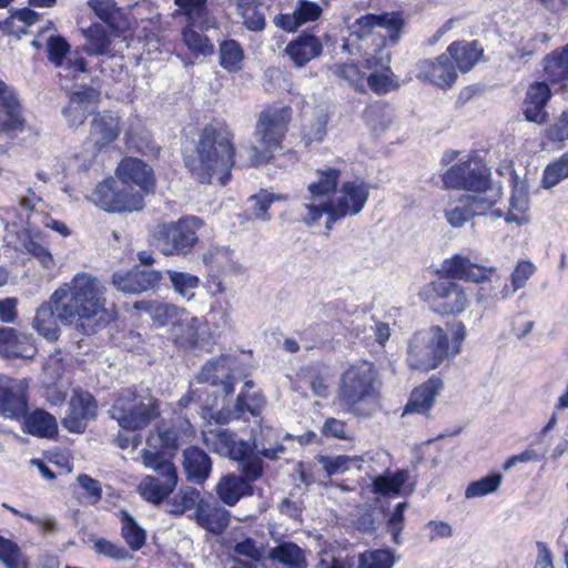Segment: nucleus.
Segmentation results:
<instances>
[{
	"instance_id": "nucleus-2",
	"label": "nucleus",
	"mask_w": 568,
	"mask_h": 568,
	"mask_svg": "<svg viewBox=\"0 0 568 568\" xmlns=\"http://www.w3.org/2000/svg\"><path fill=\"white\" fill-rule=\"evenodd\" d=\"M232 140L227 129L213 124L203 129L195 150L184 156L185 166L200 183H211L214 176L220 184L227 183L235 155Z\"/></svg>"
},
{
	"instance_id": "nucleus-56",
	"label": "nucleus",
	"mask_w": 568,
	"mask_h": 568,
	"mask_svg": "<svg viewBox=\"0 0 568 568\" xmlns=\"http://www.w3.org/2000/svg\"><path fill=\"white\" fill-rule=\"evenodd\" d=\"M333 73L353 85L357 91H364L365 74L354 63H336Z\"/></svg>"
},
{
	"instance_id": "nucleus-34",
	"label": "nucleus",
	"mask_w": 568,
	"mask_h": 568,
	"mask_svg": "<svg viewBox=\"0 0 568 568\" xmlns=\"http://www.w3.org/2000/svg\"><path fill=\"white\" fill-rule=\"evenodd\" d=\"M201 325L200 318L183 310L176 323L170 328V337L181 347H194L199 344Z\"/></svg>"
},
{
	"instance_id": "nucleus-44",
	"label": "nucleus",
	"mask_w": 568,
	"mask_h": 568,
	"mask_svg": "<svg viewBox=\"0 0 568 568\" xmlns=\"http://www.w3.org/2000/svg\"><path fill=\"white\" fill-rule=\"evenodd\" d=\"M408 476V471L404 469L377 476L373 480V491L379 495H397L407 481Z\"/></svg>"
},
{
	"instance_id": "nucleus-36",
	"label": "nucleus",
	"mask_w": 568,
	"mask_h": 568,
	"mask_svg": "<svg viewBox=\"0 0 568 568\" xmlns=\"http://www.w3.org/2000/svg\"><path fill=\"white\" fill-rule=\"evenodd\" d=\"M134 308L148 314L155 326H166L176 323L179 316L183 312L173 304H166L155 301H140L134 303Z\"/></svg>"
},
{
	"instance_id": "nucleus-3",
	"label": "nucleus",
	"mask_w": 568,
	"mask_h": 568,
	"mask_svg": "<svg viewBox=\"0 0 568 568\" xmlns=\"http://www.w3.org/2000/svg\"><path fill=\"white\" fill-rule=\"evenodd\" d=\"M381 386L378 371L372 362L351 364L341 374L338 399L353 413L371 415L379 408Z\"/></svg>"
},
{
	"instance_id": "nucleus-20",
	"label": "nucleus",
	"mask_w": 568,
	"mask_h": 568,
	"mask_svg": "<svg viewBox=\"0 0 568 568\" xmlns=\"http://www.w3.org/2000/svg\"><path fill=\"white\" fill-rule=\"evenodd\" d=\"M97 416V403L88 392H75L69 400V409L62 425L72 433H83L88 420Z\"/></svg>"
},
{
	"instance_id": "nucleus-47",
	"label": "nucleus",
	"mask_w": 568,
	"mask_h": 568,
	"mask_svg": "<svg viewBox=\"0 0 568 568\" xmlns=\"http://www.w3.org/2000/svg\"><path fill=\"white\" fill-rule=\"evenodd\" d=\"M0 561L6 568H29L28 559L20 547L2 536H0Z\"/></svg>"
},
{
	"instance_id": "nucleus-26",
	"label": "nucleus",
	"mask_w": 568,
	"mask_h": 568,
	"mask_svg": "<svg viewBox=\"0 0 568 568\" xmlns=\"http://www.w3.org/2000/svg\"><path fill=\"white\" fill-rule=\"evenodd\" d=\"M230 357L220 356L207 361L196 375L197 383H207L211 386L221 387L224 397L234 390L235 378L230 374Z\"/></svg>"
},
{
	"instance_id": "nucleus-10",
	"label": "nucleus",
	"mask_w": 568,
	"mask_h": 568,
	"mask_svg": "<svg viewBox=\"0 0 568 568\" xmlns=\"http://www.w3.org/2000/svg\"><path fill=\"white\" fill-rule=\"evenodd\" d=\"M202 225V220L196 216L160 224L153 234L154 245L165 256L185 255L197 243V231Z\"/></svg>"
},
{
	"instance_id": "nucleus-53",
	"label": "nucleus",
	"mask_w": 568,
	"mask_h": 568,
	"mask_svg": "<svg viewBox=\"0 0 568 568\" xmlns=\"http://www.w3.org/2000/svg\"><path fill=\"white\" fill-rule=\"evenodd\" d=\"M366 120L373 132H385L392 123V111L387 105L374 104L366 110Z\"/></svg>"
},
{
	"instance_id": "nucleus-60",
	"label": "nucleus",
	"mask_w": 568,
	"mask_h": 568,
	"mask_svg": "<svg viewBox=\"0 0 568 568\" xmlns=\"http://www.w3.org/2000/svg\"><path fill=\"white\" fill-rule=\"evenodd\" d=\"M183 41L191 51L207 55L213 52V44L209 39L194 31L190 26L185 27L182 32Z\"/></svg>"
},
{
	"instance_id": "nucleus-35",
	"label": "nucleus",
	"mask_w": 568,
	"mask_h": 568,
	"mask_svg": "<svg viewBox=\"0 0 568 568\" xmlns=\"http://www.w3.org/2000/svg\"><path fill=\"white\" fill-rule=\"evenodd\" d=\"M183 467L190 481L202 484L209 477L212 462L209 455L199 447H189L183 453Z\"/></svg>"
},
{
	"instance_id": "nucleus-24",
	"label": "nucleus",
	"mask_w": 568,
	"mask_h": 568,
	"mask_svg": "<svg viewBox=\"0 0 568 568\" xmlns=\"http://www.w3.org/2000/svg\"><path fill=\"white\" fill-rule=\"evenodd\" d=\"M435 307L443 314L463 312L468 305V298L463 288L449 281H438L432 284Z\"/></svg>"
},
{
	"instance_id": "nucleus-61",
	"label": "nucleus",
	"mask_w": 568,
	"mask_h": 568,
	"mask_svg": "<svg viewBox=\"0 0 568 568\" xmlns=\"http://www.w3.org/2000/svg\"><path fill=\"white\" fill-rule=\"evenodd\" d=\"M70 51V44L62 36H50L47 40L48 59L55 67H62L65 54Z\"/></svg>"
},
{
	"instance_id": "nucleus-4",
	"label": "nucleus",
	"mask_w": 568,
	"mask_h": 568,
	"mask_svg": "<svg viewBox=\"0 0 568 568\" xmlns=\"http://www.w3.org/2000/svg\"><path fill=\"white\" fill-rule=\"evenodd\" d=\"M403 26L404 20L397 12L363 16L349 27V37L345 40L343 50L348 53L356 50L364 54L366 51L377 54L381 48L386 49V38L397 43Z\"/></svg>"
},
{
	"instance_id": "nucleus-23",
	"label": "nucleus",
	"mask_w": 568,
	"mask_h": 568,
	"mask_svg": "<svg viewBox=\"0 0 568 568\" xmlns=\"http://www.w3.org/2000/svg\"><path fill=\"white\" fill-rule=\"evenodd\" d=\"M193 519L212 535H222L230 525L231 513L216 500H202L195 509Z\"/></svg>"
},
{
	"instance_id": "nucleus-7",
	"label": "nucleus",
	"mask_w": 568,
	"mask_h": 568,
	"mask_svg": "<svg viewBox=\"0 0 568 568\" xmlns=\"http://www.w3.org/2000/svg\"><path fill=\"white\" fill-rule=\"evenodd\" d=\"M109 413L124 430L138 432L156 419L161 409L160 402L152 395L138 394L130 388H124L116 395Z\"/></svg>"
},
{
	"instance_id": "nucleus-6",
	"label": "nucleus",
	"mask_w": 568,
	"mask_h": 568,
	"mask_svg": "<svg viewBox=\"0 0 568 568\" xmlns=\"http://www.w3.org/2000/svg\"><path fill=\"white\" fill-rule=\"evenodd\" d=\"M292 119L290 106H268L260 112L253 132L254 143L247 148L251 165L268 162L282 141Z\"/></svg>"
},
{
	"instance_id": "nucleus-55",
	"label": "nucleus",
	"mask_w": 568,
	"mask_h": 568,
	"mask_svg": "<svg viewBox=\"0 0 568 568\" xmlns=\"http://www.w3.org/2000/svg\"><path fill=\"white\" fill-rule=\"evenodd\" d=\"M327 123V115L321 111L308 124L304 126L303 140L306 146L314 142L320 143L324 140L326 135Z\"/></svg>"
},
{
	"instance_id": "nucleus-46",
	"label": "nucleus",
	"mask_w": 568,
	"mask_h": 568,
	"mask_svg": "<svg viewBox=\"0 0 568 568\" xmlns=\"http://www.w3.org/2000/svg\"><path fill=\"white\" fill-rule=\"evenodd\" d=\"M244 52L235 40H225L220 45V64L230 72H236L242 68Z\"/></svg>"
},
{
	"instance_id": "nucleus-16",
	"label": "nucleus",
	"mask_w": 568,
	"mask_h": 568,
	"mask_svg": "<svg viewBox=\"0 0 568 568\" xmlns=\"http://www.w3.org/2000/svg\"><path fill=\"white\" fill-rule=\"evenodd\" d=\"M389 62L390 53L386 49L381 48L377 54L365 52V65L372 71L365 82L376 94H386L399 87L395 81Z\"/></svg>"
},
{
	"instance_id": "nucleus-41",
	"label": "nucleus",
	"mask_w": 568,
	"mask_h": 568,
	"mask_svg": "<svg viewBox=\"0 0 568 568\" xmlns=\"http://www.w3.org/2000/svg\"><path fill=\"white\" fill-rule=\"evenodd\" d=\"M244 26L251 31H262L265 28V16L262 7L255 0H232Z\"/></svg>"
},
{
	"instance_id": "nucleus-43",
	"label": "nucleus",
	"mask_w": 568,
	"mask_h": 568,
	"mask_svg": "<svg viewBox=\"0 0 568 568\" xmlns=\"http://www.w3.org/2000/svg\"><path fill=\"white\" fill-rule=\"evenodd\" d=\"M120 520L122 524V537L131 550L141 549L145 542V531L140 527L134 518L126 510L120 511Z\"/></svg>"
},
{
	"instance_id": "nucleus-59",
	"label": "nucleus",
	"mask_w": 568,
	"mask_h": 568,
	"mask_svg": "<svg viewBox=\"0 0 568 568\" xmlns=\"http://www.w3.org/2000/svg\"><path fill=\"white\" fill-rule=\"evenodd\" d=\"M191 24H202L206 14L207 0H174Z\"/></svg>"
},
{
	"instance_id": "nucleus-17",
	"label": "nucleus",
	"mask_w": 568,
	"mask_h": 568,
	"mask_svg": "<svg viewBox=\"0 0 568 568\" xmlns=\"http://www.w3.org/2000/svg\"><path fill=\"white\" fill-rule=\"evenodd\" d=\"M498 199V192L489 195H466L445 210V217L453 227H460L476 215H485Z\"/></svg>"
},
{
	"instance_id": "nucleus-31",
	"label": "nucleus",
	"mask_w": 568,
	"mask_h": 568,
	"mask_svg": "<svg viewBox=\"0 0 568 568\" xmlns=\"http://www.w3.org/2000/svg\"><path fill=\"white\" fill-rule=\"evenodd\" d=\"M203 442L212 452L230 458L241 457V447H244L245 443L236 440L232 432L220 427L204 430Z\"/></svg>"
},
{
	"instance_id": "nucleus-19",
	"label": "nucleus",
	"mask_w": 568,
	"mask_h": 568,
	"mask_svg": "<svg viewBox=\"0 0 568 568\" xmlns=\"http://www.w3.org/2000/svg\"><path fill=\"white\" fill-rule=\"evenodd\" d=\"M116 175L130 192L148 193L153 185L152 169L135 158L123 159L116 168Z\"/></svg>"
},
{
	"instance_id": "nucleus-29",
	"label": "nucleus",
	"mask_w": 568,
	"mask_h": 568,
	"mask_svg": "<svg viewBox=\"0 0 568 568\" xmlns=\"http://www.w3.org/2000/svg\"><path fill=\"white\" fill-rule=\"evenodd\" d=\"M81 34L85 42L81 51L91 57L112 54V36L118 29H110L101 23L94 22L88 28H82Z\"/></svg>"
},
{
	"instance_id": "nucleus-15",
	"label": "nucleus",
	"mask_w": 568,
	"mask_h": 568,
	"mask_svg": "<svg viewBox=\"0 0 568 568\" xmlns=\"http://www.w3.org/2000/svg\"><path fill=\"white\" fill-rule=\"evenodd\" d=\"M286 452L283 444L276 443L275 445L265 446L258 438L253 440V447L248 443H244L241 447V457H233L232 459L239 463L243 478L251 484L263 475V463L260 457L263 456L271 460H276Z\"/></svg>"
},
{
	"instance_id": "nucleus-42",
	"label": "nucleus",
	"mask_w": 568,
	"mask_h": 568,
	"mask_svg": "<svg viewBox=\"0 0 568 568\" xmlns=\"http://www.w3.org/2000/svg\"><path fill=\"white\" fill-rule=\"evenodd\" d=\"M88 7L94 16L110 29H118L122 19V10L114 0H88Z\"/></svg>"
},
{
	"instance_id": "nucleus-28",
	"label": "nucleus",
	"mask_w": 568,
	"mask_h": 568,
	"mask_svg": "<svg viewBox=\"0 0 568 568\" xmlns=\"http://www.w3.org/2000/svg\"><path fill=\"white\" fill-rule=\"evenodd\" d=\"M36 353L30 335L11 327L0 328V355L6 358H32Z\"/></svg>"
},
{
	"instance_id": "nucleus-27",
	"label": "nucleus",
	"mask_w": 568,
	"mask_h": 568,
	"mask_svg": "<svg viewBox=\"0 0 568 568\" xmlns=\"http://www.w3.org/2000/svg\"><path fill=\"white\" fill-rule=\"evenodd\" d=\"M24 119L14 91L0 81V131L11 133L23 128Z\"/></svg>"
},
{
	"instance_id": "nucleus-63",
	"label": "nucleus",
	"mask_w": 568,
	"mask_h": 568,
	"mask_svg": "<svg viewBox=\"0 0 568 568\" xmlns=\"http://www.w3.org/2000/svg\"><path fill=\"white\" fill-rule=\"evenodd\" d=\"M23 247L27 253L31 254L34 258L38 260L44 270L51 271L54 268V258L45 246L33 240H28L23 242Z\"/></svg>"
},
{
	"instance_id": "nucleus-45",
	"label": "nucleus",
	"mask_w": 568,
	"mask_h": 568,
	"mask_svg": "<svg viewBox=\"0 0 568 568\" xmlns=\"http://www.w3.org/2000/svg\"><path fill=\"white\" fill-rule=\"evenodd\" d=\"M169 280L176 294L186 301L194 297V290L200 285V278L187 272L168 271Z\"/></svg>"
},
{
	"instance_id": "nucleus-32",
	"label": "nucleus",
	"mask_w": 568,
	"mask_h": 568,
	"mask_svg": "<svg viewBox=\"0 0 568 568\" xmlns=\"http://www.w3.org/2000/svg\"><path fill=\"white\" fill-rule=\"evenodd\" d=\"M120 134V120L109 112L98 113L90 129V140L100 151L103 146L115 141Z\"/></svg>"
},
{
	"instance_id": "nucleus-9",
	"label": "nucleus",
	"mask_w": 568,
	"mask_h": 568,
	"mask_svg": "<svg viewBox=\"0 0 568 568\" xmlns=\"http://www.w3.org/2000/svg\"><path fill=\"white\" fill-rule=\"evenodd\" d=\"M142 463L146 468L156 471V476H146L139 484L138 490L149 503L161 504L176 487L178 473L175 466L164 459L160 453L143 449Z\"/></svg>"
},
{
	"instance_id": "nucleus-14",
	"label": "nucleus",
	"mask_w": 568,
	"mask_h": 568,
	"mask_svg": "<svg viewBox=\"0 0 568 568\" xmlns=\"http://www.w3.org/2000/svg\"><path fill=\"white\" fill-rule=\"evenodd\" d=\"M89 200L106 212H133L143 209V197L140 192H130L129 186H116L113 180L99 183Z\"/></svg>"
},
{
	"instance_id": "nucleus-12",
	"label": "nucleus",
	"mask_w": 568,
	"mask_h": 568,
	"mask_svg": "<svg viewBox=\"0 0 568 568\" xmlns=\"http://www.w3.org/2000/svg\"><path fill=\"white\" fill-rule=\"evenodd\" d=\"M368 196L369 191L366 183L361 181L343 183L325 205L324 215L327 216L325 227L331 230L332 224L337 220L357 215L363 210Z\"/></svg>"
},
{
	"instance_id": "nucleus-48",
	"label": "nucleus",
	"mask_w": 568,
	"mask_h": 568,
	"mask_svg": "<svg viewBox=\"0 0 568 568\" xmlns=\"http://www.w3.org/2000/svg\"><path fill=\"white\" fill-rule=\"evenodd\" d=\"M285 199V196L275 195L266 190H262L260 193L254 194L248 199L252 203V206L248 209L251 211L250 214L254 219L268 221L271 219V215L268 214L271 204L275 201H284Z\"/></svg>"
},
{
	"instance_id": "nucleus-18",
	"label": "nucleus",
	"mask_w": 568,
	"mask_h": 568,
	"mask_svg": "<svg viewBox=\"0 0 568 568\" xmlns=\"http://www.w3.org/2000/svg\"><path fill=\"white\" fill-rule=\"evenodd\" d=\"M416 78L438 88L448 89L455 83L457 72L449 57L444 53L436 59L419 60L416 63Z\"/></svg>"
},
{
	"instance_id": "nucleus-50",
	"label": "nucleus",
	"mask_w": 568,
	"mask_h": 568,
	"mask_svg": "<svg viewBox=\"0 0 568 568\" xmlns=\"http://www.w3.org/2000/svg\"><path fill=\"white\" fill-rule=\"evenodd\" d=\"M362 462V457H349L346 455L339 456H320L318 463L322 465L324 470L331 476L335 474H341L351 468H361L359 463Z\"/></svg>"
},
{
	"instance_id": "nucleus-62",
	"label": "nucleus",
	"mask_w": 568,
	"mask_h": 568,
	"mask_svg": "<svg viewBox=\"0 0 568 568\" xmlns=\"http://www.w3.org/2000/svg\"><path fill=\"white\" fill-rule=\"evenodd\" d=\"M407 503H399L395 506L387 519V528L392 534V539L396 545L400 544V534L405 528V510L407 509Z\"/></svg>"
},
{
	"instance_id": "nucleus-39",
	"label": "nucleus",
	"mask_w": 568,
	"mask_h": 568,
	"mask_svg": "<svg viewBox=\"0 0 568 568\" xmlns=\"http://www.w3.org/2000/svg\"><path fill=\"white\" fill-rule=\"evenodd\" d=\"M449 59L454 60L456 65L462 72H466L470 70L474 64L479 60L481 54V49L478 48L476 41L473 42H454L448 49Z\"/></svg>"
},
{
	"instance_id": "nucleus-54",
	"label": "nucleus",
	"mask_w": 568,
	"mask_h": 568,
	"mask_svg": "<svg viewBox=\"0 0 568 568\" xmlns=\"http://www.w3.org/2000/svg\"><path fill=\"white\" fill-rule=\"evenodd\" d=\"M394 555L388 549L368 550L359 556L358 568H392Z\"/></svg>"
},
{
	"instance_id": "nucleus-51",
	"label": "nucleus",
	"mask_w": 568,
	"mask_h": 568,
	"mask_svg": "<svg viewBox=\"0 0 568 568\" xmlns=\"http://www.w3.org/2000/svg\"><path fill=\"white\" fill-rule=\"evenodd\" d=\"M544 61L545 72L552 81H561L568 77V45L560 52H554Z\"/></svg>"
},
{
	"instance_id": "nucleus-37",
	"label": "nucleus",
	"mask_w": 568,
	"mask_h": 568,
	"mask_svg": "<svg viewBox=\"0 0 568 568\" xmlns=\"http://www.w3.org/2000/svg\"><path fill=\"white\" fill-rule=\"evenodd\" d=\"M264 404V399L261 395L254 394L251 397H247L243 392L237 396L236 404L234 409L224 412L220 410L210 416L211 419L215 422V424H226L231 419L243 418L245 413H250L253 416L260 414V410Z\"/></svg>"
},
{
	"instance_id": "nucleus-8",
	"label": "nucleus",
	"mask_w": 568,
	"mask_h": 568,
	"mask_svg": "<svg viewBox=\"0 0 568 568\" xmlns=\"http://www.w3.org/2000/svg\"><path fill=\"white\" fill-rule=\"evenodd\" d=\"M458 354V346H449L447 334L439 326L417 332L410 338L407 352L409 367L418 371L437 368L445 359Z\"/></svg>"
},
{
	"instance_id": "nucleus-49",
	"label": "nucleus",
	"mask_w": 568,
	"mask_h": 568,
	"mask_svg": "<svg viewBox=\"0 0 568 568\" xmlns=\"http://www.w3.org/2000/svg\"><path fill=\"white\" fill-rule=\"evenodd\" d=\"M146 445L155 449L154 453H159V449L174 450L179 446V434L174 428L162 429L158 427L156 430L150 432Z\"/></svg>"
},
{
	"instance_id": "nucleus-5",
	"label": "nucleus",
	"mask_w": 568,
	"mask_h": 568,
	"mask_svg": "<svg viewBox=\"0 0 568 568\" xmlns=\"http://www.w3.org/2000/svg\"><path fill=\"white\" fill-rule=\"evenodd\" d=\"M28 402L21 382L0 375V415L11 419L24 418L29 434L43 438H52L58 434L54 416L43 409H37L27 416Z\"/></svg>"
},
{
	"instance_id": "nucleus-1",
	"label": "nucleus",
	"mask_w": 568,
	"mask_h": 568,
	"mask_svg": "<svg viewBox=\"0 0 568 568\" xmlns=\"http://www.w3.org/2000/svg\"><path fill=\"white\" fill-rule=\"evenodd\" d=\"M105 291L98 277L78 273L37 308L33 329L47 341L55 342L60 336L59 320L80 335H94L105 322Z\"/></svg>"
},
{
	"instance_id": "nucleus-21",
	"label": "nucleus",
	"mask_w": 568,
	"mask_h": 568,
	"mask_svg": "<svg viewBox=\"0 0 568 568\" xmlns=\"http://www.w3.org/2000/svg\"><path fill=\"white\" fill-rule=\"evenodd\" d=\"M162 280V273L155 270L134 267L128 272H116L112 283L116 290L128 294H140L153 290Z\"/></svg>"
},
{
	"instance_id": "nucleus-33",
	"label": "nucleus",
	"mask_w": 568,
	"mask_h": 568,
	"mask_svg": "<svg viewBox=\"0 0 568 568\" xmlns=\"http://www.w3.org/2000/svg\"><path fill=\"white\" fill-rule=\"evenodd\" d=\"M443 388V382L438 377H430L426 383L415 388L408 403L405 406L404 415L410 413L424 414L428 412L434 403L437 394Z\"/></svg>"
},
{
	"instance_id": "nucleus-11",
	"label": "nucleus",
	"mask_w": 568,
	"mask_h": 568,
	"mask_svg": "<svg viewBox=\"0 0 568 568\" xmlns=\"http://www.w3.org/2000/svg\"><path fill=\"white\" fill-rule=\"evenodd\" d=\"M316 179L307 186V195L304 196L301 213L303 222L313 226L318 224L324 215L325 205L337 189L341 171L334 168L316 170Z\"/></svg>"
},
{
	"instance_id": "nucleus-38",
	"label": "nucleus",
	"mask_w": 568,
	"mask_h": 568,
	"mask_svg": "<svg viewBox=\"0 0 568 568\" xmlns=\"http://www.w3.org/2000/svg\"><path fill=\"white\" fill-rule=\"evenodd\" d=\"M216 494L223 504L234 506L243 496L252 494V486L243 477L229 474L217 483Z\"/></svg>"
},
{
	"instance_id": "nucleus-52",
	"label": "nucleus",
	"mask_w": 568,
	"mask_h": 568,
	"mask_svg": "<svg viewBox=\"0 0 568 568\" xmlns=\"http://www.w3.org/2000/svg\"><path fill=\"white\" fill-rule=\"evenodd\" d=\"M503 476L500 474H491L478 480L471 481L466 490V498L484 497L495 493L501 485Z\"/></svg>"
},
{
	"instance_id": "nucleus-13",
	"label": "nucleus",
	"mask_w": 568,
	"mask_h": 568,
	"mask_svg": "<svg viewBox=\"0 0 568 568\" xmlns=\"http://www.w3.org/2000/svg\"><path fill=\"white\" fill-rule=\"evenodd\" d=\"M443 182L449 189H463L475 194L489 195L498 190L490 187L488 168L479 160L469 159L453 165L444 175Z\"/></svg>"
},
{
	"instance_id": "nucleus-25",
	"label": "nucleus",
	"mask_w": 568,
	"mask_h": 568,
	"mask_svg": "<svg viewBox=\"0 0 568 568\" xmlns=\"http://www.w3.org/2000/svg\"><path fill=\"white\" fill-rule=\"evenodd\" d=\"M443 273L450 278L463 280L467 282L480 283L495 274V267H483L471 263L466 256L455 255L446 258L442 265Z\"/></svg>"
},
{
	"instance_id": "nucleus-30",
	"label": "nucleus",
	"mask_w": 568,
	"mask_h": 568,
	"mask_svg": "<svg viewBox=\"0 0 568 568\" xmlns=\"http://www.w3.org/2000/svg\"><path fill=\"white\" fill-rule=\"evenodd\" d=\"M323 44L312 33L303 32L285 48V53L296 68L305 67L310 61L322 54Z\"/></svg>"
},
{
	"instance_id": "nucleus-57",
	"label": "nucleus",
	"mask_w": 568,
	"mask_h": 568,
	"mask_svg": "<svg viewBox=\"0 0 568 568\" xmlns=\"http://www.w3.org/2000/svg\"><path fill=\"white\" fill-rule=\"evenodd\" d=\"M233 551L239 556L246 557L257 562L265 556V545L257 542L251 537H244L235 541Z\"/></svg>"
},
{
	"instance_id": "nucleus-40",
	"label": "nucleus",
	"mask_w": 568,
	"mask_h": 568,
	"mask_svg": "<svg viewBox=\"0 0 568 568\" xmlns=\"http://www.w3.org/2000/svg\"><path fill=\"white\" fill-rule=\"evenodd\" d=\"M267 558L292 568H306L304 551L293 542H282L267 552Z\"/></svg>"
},
{
	"instance_id": "nucleus-22",
	"label": "nucleus",
	"mask_w": 568,
	"mask_h": 568,
	"mask_svg": "<svg viewBox=\"0 0 568 568\" xmlns=\"http://www.w3.org/2000/svg\"><path fill=\"white\" fill-rule=\"evenodd\" d=\"M100 99V93L93 88H83L70 95L69 104L62 113L71 128L84 123L88 115L93 113Z\"/></svg>"
},
{
	"instance_id": "nucleus-64",
	"label": "nucleus",
	"mask_w": 568,
	"mask_h": 568,
	"mask_svg": "<svg viewBox=\"0 0 568 568\" xmlns=\"http://www.w3.org/2000/svg\"><path fill=\"white\" fill-rule=\"evenodd\" d=\"M535 272V265L529 261H520L510 275L513 293L525 287L527 281Z\"/></svg>"
},
{
	"instance_id": "nucleus-58",
	"label": "nucleus",
	"mask_w": 568,
	"mask_h": 568,
	"mask_svg": "<svg viewBox=\"0 0 568 568\" xmlns=\"http://www.w3.org/2000/svg\"><path fill=\"white\" fill-rule=\"evenodd\" d=\"M568 178V153H565L557 162L547 165L542 183L549 189Z\"/></svg>"
}]
</instances>
